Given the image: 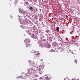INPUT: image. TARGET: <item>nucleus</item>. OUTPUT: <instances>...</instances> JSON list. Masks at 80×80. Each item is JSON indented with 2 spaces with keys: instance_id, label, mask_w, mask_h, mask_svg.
Returning a JSON list of instances; mask_svg holds the SVG:
<instances>
[{
  "instance_id": "412c9836",
  "label": "nucleus",
  "mask_w": 80,
  "mask_h": 80,
  "mask_svg": "<svg viewBox=\"0 0 80 80\" xmlns=\"http://www.w3.org/2000/svg\"><path fill=\"white\" fill-rule=\"evenodd\" d=\"M29 63H30V61H29Z\"/></svg>"
},
{
  "instance_id": "5701e85b",
  "label": "nucleus",
  "mask_w": 80,
  "mask_h": 80,
  "mask_svg": "<svg viewBox=\"0 0 80 80\" xmlns=\"http://www.w3.org/2000/svg\"><path fill=\"white\" fill-rule=\"evenodd\" d=\"M79 50H80V49Z\"/></svg>"
},
{
  "instance_id": "4468645a",
  "label": "nucleus",
  "mask_w": 80,
  "mask_h": 80,
  "mask_svg": "<svg viewBox=\"0 0 80 80\" xmlns=\"http://www.w3.org/2000/svg\"><path fill=\"white\" fill-rule=\"evenodd\" d=\"M37 8H35V12H37Z\"/></svg>"
},
{
  "instance_id": "9d476101",
  "label": "nucleus",
  "mask_w": 80,
  "mask_h": 80,
  "mask_svg": "<svg viewBox=\"0 0 80 80\" xmlns=\"http://www.w3.org/2000/svg\"><path fill=\"white\" fill-rule=\"evenodd\" d=\"M56 30H57V32H59V27H57Z\"/></svg>"
},
{
  "instance_id": "39448f33",
  "label": "nucleus",
  "mask_w": 80,
  "mask_h": 80,
  "mask_svg": "<svg viewBox=\"0 0 80 80\" xmlns=\"http://www.w3.org/2000/svg\"><path fill=\"white\" fill-rule=\"evenodd\" d=\"M35 64V62H31L30 65H31L32 66H33V65Z\"/></svg>"
},
{
  "instance_id": "f8f14e48",
  "label": "nucleus",
  "mask_w": 80,
  "mask_h": 80,
  "mask_svg": "<svg viewBox=\"0 0 80 80\" xmlns=\"http://www.w3.org/2000/svg\"><path fill=\"white\" fill-rule=\"evenodd\" d=\"M51 46H50V44H48V48H50V47Z\"/></svg>"
},
{
  "instance_id": "a211bd4d",
  "label": "nucleus",
  "mask_w": 80,
  "mask_h": 80,
  "mask_svg": "<svg viewBox=\"0 0 80 80\" xmlns=\"http://www.w3.org/2000/svg\"><path fill=\"white\" fill-rule=\"evenodd\" d=\"M39 79L40 80H42V78H41V77H40L39 78Z\"/></svg>"
},
{
  "instance_id": "423d86ee",
  "label": "nucleus",
  "mask_w": 80,
  "mask_h": 80,
  "mask_svg": "<svg viewBox=\"0 0 80 80\" xmlns=\"http://www.w3.org/2000/svg\"><path fill=\"white\" fill-rule=\"evenodd\" d=\"M42 69H39V73L40 74H42L43 73V71H42Z\"/></svg>"
},
{
  "instance_id": "f03ea898",
  "label": "nucleus",
  "mask_w": 80,
  "mask_h": 80,
  "mask_svg": "<svg viewBox=\"0 0 80 80\" xmlns=\"http://www.w3.org/2000/svg\"><path fill=\"white\" fill-rule=\"evenodd\" d=\"M24 42L25 43H28L30 42V39H26L24 40Z\"/></svg>"
},
{
  "instance_id": "1a4fd4ad",
  "label": "nucleus",
  "mask_w": 80,
  "mask_h": 80,
  "mask_svg": "<svg viewBox=\"0 0 80 80\" xmlns=\"http://www.w3.org/2000/svg\"><path fill=\"white\" fill-rule=\"evenodd\" d=\"M50 31L49 30H47L45 31L46 33H50Z\"/></svg>"
},
{
  "instance_id": "f3484780",
  "label": "nucleus",
  "mask_w": 80,
  "mask_h": 80,
  "mask_svg": "<svg viewBox=\"0 0 80 80\" xmlns=\"http://www.w3.org/2000/svg\"><path fill=\"white\" fill-rule=\"evenodd\" d=\"M75 63H77V61L76 60H75Z\"/></svg>"
},
{
  "instance_id": "2eb2a0df",
  "label": "nucleus",
  "mask_w": 80,
  "mask_h": 80,
  "mask_svg": "<svg viewBox=\"0 0 80 80\" xmlns=\"http://www.w3.org/2000/svg\"><path fill=\"white\" fill-rule=\"evenodd\" d=\"M34 76H36L35 77H38V75H34Z\"/></svg>"
},
{
  "instance_id": "6e6552de",
  "label": "nucleus",
  "mask_w": 80,
  "mask_h": 80,
  "mask_svg": "<svg viewBox=\"0 0 80 80\" xmlns=\"http://www.w3.org/2000/svg\"><path fill=\"white\" fill-rule=\"evenodd\" d=\"M29 10H30V11H32L33 10V7H30L29 8Z\"/></svg>"
},
{
  "instance_id": "0eeeda50",
  "label": "nucleus",
  "mask_w": 80,
  "mask_h": 80,
  "mask_svg": "<svg viewBox=\"0 0 80 80\" xmlns=\"http://www.w3.org/2000/svg\"><path fill=\"white\" fill-rule=\"evenodd\" d=\"M53 46H57V43L54 42L53 43Z\"/></svg>"
},
{
  "instance_id": "f257e3e1",
  "label": "nucleus",
  "mask_w": 80,
  "mask_h": 80,
  "mask_svg": "<svg viewBox=\"0 0 80 80\" xmlns=\"http://www.w3.org/2000/svg\"><path fill=\"white\" fill-rule=\"evenodd\" d=\"M30 52L31 53H35V55L36 56V57H39L40 55V53H38V52H36L35 50H32V51H31Z\"/></svg>"
},
{
  "instance_id": "20e7f679",
  "label": "nucleus",
  "mask_w": 80,
  "mask_h": 80,
  "mask_svg": "<svg viewBox=\"0 0 80 80\" xmlns=\"http://www.w3.org/2000/svg\"><path fill=\"white\" fill-rule=\"evenodd\" d=\"M39 70H43L44 69V66L43 65H42L39 67Z\"/></svg>"
},
{
  "instance_id": "9b49d317",
  "label": "nucleus",
  "mask_w": 80,
  "mask_h": 80,
  "mask_svg": "<svg viewBox=\"0 0 80 80\" xmlns=\"http://www.w3.org/2000/svg\"><path fill=\"white\" fill-rule=\"evenodd\" d=\"M25 4H26V5H28L29 4V3H28V2H25Z\"/></svg>"
},
{
  "instance_id": "ddd939ff",
  "label": "nucleus",
  "mask_w": 80,
  "mask_h": 80,
  "mask_svg": "<svg viewBox=\"0 0 80 80\" xmlns=\"http://www.w3.org/2000/svg\"><path fill=\"white\" fill-rule=\"evenodd\" d=\"M45 80H48V77H46V78H45Z\"/></svg>"
},
{
  "instance_id": "4be33fe9",
  "label": "nucleus",
  "mask_w": 80,
  "mask_h": 80,
  "mask_svg": "<svg viewBox=\"0 0 80 80\" xmlns=\"http://www.w3.org/2000/svg\"><path fill=\"white\" fill-rule=\"evenodd\" d=\"M42 60H42H42H41V61H42Z\"/></svg>"
},
{
  "instance_id": "7ed1b4c3",
  "label": "nucleus",
  "mask_w": 80,
  "mask_h": 80,
  "mask_svg": "<svg viewBox=\"0 0 80 80\" xmlns=\"http://www.w3.org/2000/svg\"><path fill=\"white\" fill-rule=\"evenodd\" d=\"M26 47L27 48H28L29 47H31V46H32V44H28L26 45Z\"/></svg>"
},
{
  "instance_id": "dca6fc26",
  "label": "nucleus",
  "mask_w": 80,
  "mask_h": 80,
  "mask_svg": "<svg viewBox=\"0 0 80 80\" xmlns=\"http://www.w3.org/2000/svg\"><path fill=\"white\" fill-rule=\"evenodd\" d=\"M32 37H35V35L33 34H32Z\"/></svg>"
},
{
  "instance_id": "aec40b11",
  "label": "nucleus",
  "mask_w": 80,
  "mask_h": 80,
  "mask_svg": "<svg viewBox=\"0 0 80 80\" xmlns=\"http://www.w3.org/2000/svg\"><path fill=\"white\" fill-rule=\"evenodd\" d=\"M72 80H75V79H72Z\"/></svg>"
},
{
  "instance_id": "6ab92c4d",
  "label": "nucleus",
  "mask_w": 80,
  "mask_h": 80,
  "mask_svg": "<svg viewBox=\"0 0 80 80\" xmlns=\"http://www.w3.org/2000/svg\"><path fill=\"white\" fill-rule=\"evenodd\" d=\"M37 38V37H35V38Z\"/></svg>"
}]
</instances>
